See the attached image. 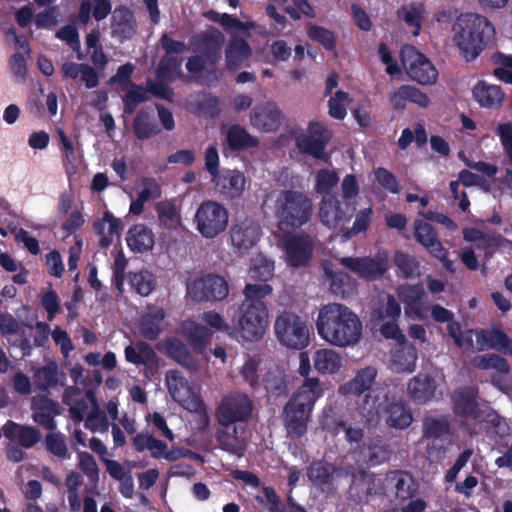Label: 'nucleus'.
Listing matches in <instances>:
<instances>
[{"label": "nucleus", "instance_id": "nucleus-13", "mask_svg": "<svg viewBox=\"0 0 512 512\" xmlns=\"http://www.w3.org/2000/svg\"><path fill=\"white\" fill-rule=\"evenodd\" d=\"M353 209L348 203L343 204L335 195L323 196L318 209L320 222L328 229L343 230L352 217Z\"/></svg>", "mask_w": 512, "mask_h": 512}, {"label": "nucleus", "instance_id": "nucleus-6", "mask_svg": "<svg viewBox=\"0 0 512 512\" xmlns=\"http://www.w3.org/2000/svg\"><path fill=\"white\" fill-rule=\"evenodd\" d=\"M278 342L288 349L301 350L310 341V326L307 321L291 311L279 313L273 324Z\"/></svg>", "mask_w": 512, "mask_h": 512}, {"label": "nucleus", "instance_id": "nucleus-2", "mask_svg": "<svg viewBox=\"0 0 512 512\" xmlns=\"http://www.w3.org/2000/svg\"><path fill=\"white\" fill-rule=\"evenodd\" d=\"M269 284H246L244 300L233 317V325L241 338L247 341L260 340L269 324V311L264 299L272 294Z\"/></svg>", "mask_w": 512, "mask_h": 512}, {"label": "nucleus", "instance_id": "nucleus-47", "mask_svg": "<svg viewBox=\"0 0 512 512\" xmlns=\"http://www.w3.org/2000/svg\"><path fill=\"white\" fill-rule=\"evenodd\" d=\"M228 146L234 150L256 147L259 141L240 125L231 126L226 133Z\"/></svg>", "mask_w": 512, "mask_h": 512}, {"label": "nucleus", "instance_id": "nucleus-62", "mask_svg": "<svg viewBox=\"0 0 512 512\" xmlns=\"http://www.w3.org/2000/svg\"><path fill=\"white\" fill-rule=\"evenodd\" d=\"M350 103L348 93L337 91L328 101L329 115L335 119L342 120L345 118L347 111L346 106Z\"/></svg>", "mask_w": 512, "mask_h": 512}, {"label": "nucleus", "instance_id": "nucleus-48", "mask_svg": "<svg viewBox=\"0 0 512 512\" xmlns=\"http://www.w3.org/2000/svg\"><path fill=\"white\" fill-rule=\"evenodd\" d=\"M182 59L178 56H164L157 69V77L172 82L176 78L187 79L181 71Z\"/></svg>", "mask_w": 512, "mask_h": 512}, {"label": "nucleus", "instance_id": "nucleus-41", "mask_svg": "<svg viewBox=\"0 0 512 512\" xmlns=\"http://www.w3.org/2000/svg\"><path fill=\"white\" fill-rule=\"evenodd\" d=\"M473 95L476 101L483 107L496 108L500 106L504 100V93L500 86L479 82L473 88Z\"/></svg>", "mask_w": 512, "mask_h": 512}, {"label": "nucleus", "instance_id": "nucleus-14", "mask_svg": "<svg viewBox=\"0 0 512 512\" xmlns=\"http://www.w3.org/2000/svg\"><path fill=\"white\" fill-rule=\"evenodd\" d=\"M252 402L243 393H234L222 399L218 420L222 426L230 425L236 421H244L251 416Z\"/></svg>", "mask_w": 512, "mask_h": 512}, {"label": "nucleus", "instance_id": "nucleus-56", "mask_svg": "<svg viewBox=\"0 0 512 512\" xmlns=\"http://www.w3.org/2000/svg\"><path fill=\"white\" fill-rule=\"evenodd\" d=\"M133 130L136 137L141 140L148 139L158 133L156 125L150 120L149 114L144 110L137 113L133 122Z\"/></svg>", "mask_w": 512, "mask_h": 512}, {"label": "nucleus", "instance_id": "nucleus-16", "mask_svg": "<svg viewBox=\"0 0 512 512\" xmlns=\"http://www.w3.org/2000/svg\"><path fill=\"white\" fill-rule=\"evenodd\" d=\"M397 295L404 305V313L412 319L424 320L427 317V305L423 301L425 291L422 285H402Z\"/></svg>", "mask_w": 512, "mask_h": 512}, {"label": "nucleus", "instance_id": "nucleus-59", "mask_svg": "<svg viewBox=\"0 0 512 512\" xmlns=\"http://www.w3.org/2000/svg\"><path fill=\"white\" fill-rule=\"evenodd\" d=\"M58 366L51 362L39 368L34 375L35 385L42 390L54 386L58 382Z\"/></svg>", "mask_w": 512, "mask_h": 512}, {"label": "nucleus", "instance_id": "nucleus-46", "mask_svg": "<svg viewBox=\"0 0 512 512\" xmlns=\"http://www.w3.org/2000/svg\"><path fill=\"white\" fill-rule=\"evenodd\" d=\"M168 355L178 364L186 369L195 372L198 370V364L192 358L188 348L178 339H171L166 343Z\"/></svg>", "mask_w": 512, "mask_h": 512}, {"label": "nucleus", "instance_id": "nucleus-38", "mask_svg": "<svg viewBox=\"0 0 512 512\" xmlns=\"http://www.w3.org/2000/svg\"><path fill=\"white\" fill-rule=\"evenodd\" d=\"M186 108L198 116L213 117L218 114V99L207 93H193L186 99Z\"/></svg>", "mask_w": 512, "mask_h": 512}, {"label": "nucleus", "instance_id": "nucleus-44", "mask_svg": "<svg viewBox=\"0 0 512 512\" xmlns=\"http://www.w3.org/2000/svg\"><path fill=\"white\" fill-rule=\"evenodd\" d=\"M94 229L100 236V244L107 247L113 240L114 236L119 235L120 223L110 212H105L102 219L94 223Z\"/></svg>", "mask_w": 512, "mask_h": 512}, {"label": "nucleus", "instance_id": "nucleus-12", "mask_svg": "<svg viewBox=\"0 0 512 512\" xmlns=\"http://www.w3.org/2000/svg\"><path fill=\"white\" fill-rule=\"evenodd\" d=\"M286 262L292 267L305 266L312 258L314 242L310 235L304 232L287 233L283 236Z\"/></svg>", "mask_w": 512, "mask_h": 512}, {"label": "nucleus", "instance_id": "nucleus-18", "mask_svg": "<svg viewBox=\"0 0 512 512\" xmlns=\"http://www.w3.org/2000/svg\"><path fill=\"white\" fill-rule=\"evenodd\" d=\"M385 485L388 491H393L397 500L406 503L415 497L419 483L406 471H390L385 475Z\"/></svg>", "mask_w": 512, "mask_h": 512}, {"label": "nucleus", "instance_id": "nucleus-27", "mask_svg": "<svg viewBox=\"0 0 512 512\" xmlns=\"http://www.w3.org/2000/svg\"><path fill=\"white\" fill-rule=\"evenodd\" d=\"M33 420L49 430L56 428L54 417L59 414L58 404L46 396H35L31 403Z\"/></svg>", "mask_w": 512, "mask_h": 512}, {"label": "nucleus", "instance_id": "nucleus-4", "mask_svg": "<svg viewBox=\"0 0 512 512\" xmlns=\"http://www.w3.org/2000/svg\"><path fill=\"white\" fill-rule=\"evenodd\" d=\"M494 36L491 22L476 13L460 15L453 25V41L467 59L476 58Z\"/></svg>", "mask_w": 512, "mask_h": 512}, {"label": "nucleus", "instance_id": "nucleus-15", "mask_svg": "<svg viewBox=\"0 0 512 512\" xmlns=\"http://www.w3.org/2000/svg\"><path fill=\"white\" fill-rule=\"evenodd\" d=\"M328 140L329 134L325 127L321 123L312 122L306 134L296 137V146L300 151L327 162L329 156L325 153V146Z\"/></svg>", "mask_w": 512, "mask_h": 512}, {"label": "nucleus", "instance_id": "nucleus-31", "mask_svg": "<svg viewBox=\"0 0 512 512\" xmlns=\"http://www.w3.org/2000/svg\"><path fill=\"white\" fill-rule=\"evenodd\" d=\"M313 366L320 374L334 375L342 369L343 357L331 348L318 349L313 355Z\"/></svg>", "mask_w": 512, "mask_h": 512}, {"label": "nucleus", "instance_id": "nucleus-3", "mask_svg": "<svg viewBox=\"0 0 512 512\" xmlns=\"http://www.w3.org/2000/svg\"><path fill=\"white\" fill-rule=\"evenodd\" d=\"M356 410L368 425L378 423L381 412L386 415V424L395 429H405L413 422L412 413L402 397L390 389H375L361 397L356 403Z\"/></svg>", "mask_w": 512, "mask_h": 512}, {"label": "nucleus", "instance_id": "nucleus-55", "mask_svg": "<svg viewBox=\"0 0 512 512\" xmlns=\"http://www.w3.org/2000/svg\"><path fill=\"white\" fill-rule=\"evenodd\" d=\"M274 270L273 263L262 255L253 258L249 269L251 279L261 281L260 284H267L266 281L272 277Z\"/></svg>", "mask_w": 512, "mask_h": 512}, {"label": "nucleus", "instance_id": "nucleus-28", "mask_svg": "<svg viewBox=\"0 0 512 512\" xmlns=\"http://www.w3.org/2000/svg\"><path fill=\"white\" fill-rule=\"evenodd\" d=\"M339 261L341 265L366 280H375L381 277L386 270L380 262L368 257H342Z\"/></svg>", "mask_w": 512, "mask_h": 512}, {"label": "nucleus", "instance_id": "nucleus-63", "mask_svg": "<svg viewBox=\"0 0 512 512\" xmlns=\"http://www.w3.org/2000/svg\"><path fill=\"white\" fill-rule=\"evenodd\" d=\"M78 467L88 477L91 483H97L99 480V467L94 457L86 452L80 451L77 453Z\"/></svg>", "mask_w": 512, "mask_h": 512}, {"label": "nucleus", "instance_id": "nucleus-33", "mask_svg": "<svg viewBox=\"0 0 512 512\" xmlns=\"http://www.w3.org/2000/svg\"><path fill=\"white\" fill-rule=\"evenodd\" d=\"M5 437L20 444L23 448H31L40 440L39 431L32 426H23L13 421H8L3 426Z\"/></svg>", "mask_w": 512, "mask_h": 512}, {"label": "nucleus", "instance_id": "nucleus-36", "mask_svg": "<svg viewBox=\"0 0 512 512\" xmlns=\"http://www.w3.org/2000/svg\"><path fill=\"white\" fill-rule=\"evenodd\" d=\"M311 413L285 405L283 421L288 435L291 438H299L307 431V424Z\"/></svg>", "mask_w": 512, "mask_h": 512}, {"label": "nucleus", "instance_id": "nucleus-26", "mask_svg": "<svg viewBox=\"0 0 512 512\" xmlns=\"http://www.w3.org/2000/svg\"><path fill=\"white\" fill-rule=\"evenodd\" d=\"M260 234V227L252 221H243L231 229V243L240 254L252 248Z\"/></svg>", "mask_w": 512, "mask_h": 512}, {"label": "nucleus", "instance_id": "nucleus-29", "mask_svg": "<svg viewBox=\"0 0 512 512\" xmlns=\"http://www.w3.org/2000/svg\"><path fill=\"white\" fill-rule=\"evenodd\" d=\"M477 393L474 388H460L452 395L453 408L456 414L466 418L477 419L479 417V406Z\"/></svg>", "mask_w": 512, "mask_h": 512}, {"label": "nucleus", "instance_id": "nucleus-58", "mask_svg": "<svg viewBox=\"0 0 512 512\" xmlns=\"http://www.w3.org/2000/svg\"><path fill=\"white\" fill-rule=\"evenodd\" d=\"M334 467L328 463H313L308 470V477L316 486L329 484L333 479Z\"/></svg>", "mask_w": 512, "mask_h": 512}, {"label": "nucleus", "instance_id": "nucleus-57", "mask_svg": "<svg viewBox=\"0 0 512 512\" xmlns=\"http://www.w3.org/2000/svg\"><path fill=\"white\" fill-rule=\"evenodd\" d=\"M366 460L372 464H379L389 458V451L379 438L370 440L363 449Z\"/></svg>", "mask_w": 512, "mask_h": 512}, {"label": "nucleus", "instance_id": "nucleus-45", "mask_svg": "<svg viewBox=\"0 0 512 512\" xmlns=\"http://www.w3.org/2000/svg\"><path fill=\"white\" fill-rule=\"evenodd\" d=\"M401 315V307L394 296L386 294L381 296L378 305L373 309V320L386 321L398 320Z\"/></svg>", "mask_w": 512, "mask_h": 512}, {"label": "nucleus", "instance_id": "nucleus-22", "mask_svg": "<svg viewBox=\"0 0 512 512\" xmlns=\"http://www.w3.org/2000/svg\"><path fill=\"white\" fill-rule=\"evenodd\" d=\"M385 476H376L373 473L359 471L352 477L351 491L361 500L370 496L387 493Z\"/></svg>", "mask_w": 512, "mask_h": 512}, {"label": "nucleus", "instance_id": "nucleus-5", "mask_svg": "<svg viewBox=\"0 0 512 512\" xmlns=\"http://www.w3.org/2000/svg\"><path fill=\"white\" fill-rule=\"evenodd\" d=\"M273 214L281 231L300 228L312 218L313 201L307 193L282 190L275 198Z\"/></svg>", "mask_w": 512, "mask_h": 512}, {"label": "nucleus", "instance_id": "nucleus-20", "mask_svg": "<svg viewBox=\"0 0 512 512\" xmlns=\"http://www.w3.org/2000/svg\"><path fill=\"white\" fill-rule=\"evenodd\" d=\"M378 369L374 366H366L356 371L354 377L339 385L338 393L342 396L357 395L364 397L372 393V387L376 384Z\"/></svg>", "mask_w": 512, "mask_h": 512}, {"label": "nucleus", "instance_id": "nucleus-10", "mask_svg": "<svg viewBox=\"0 0 512 512\" xmlns=\"http://www.w3.org/2000/svg\"><path fill=\"white\" fill-rule=\"evenodd\" d=\"M401 62L409 77L421 85L434 84L438 72L433 64L413 46L401 50Z\"/></svg>", "mask_w": 512, "mask_h": 512}, {"label": "nucleus", "instance_id": "nucleus-9", "mask_svg": "<svg viewBox=\"0 0 512 512\" xmlns=\"http://www.w3.org/2000/svg\"><path fill=\"white\" fill-rule=\"evenodd\" d=\"M451 425L448 416L425 415L422 420V438L427 441L428 453L437 458L445 453V444L450 443Z\"/></svg>", "mask_w": 512, "mask_h": 512}, {"label": "nucleus", "instance_id": "nucleus-7", "mask_svg": "<svg viewBox=\"0 0 512 512\" xmlns=\"http://www.w3.org/2000/svg\"><path fill=\"white\" fill-rule=\"evenodd\" d=\"M229 222L228 210L221 203L205 200L197 208L193 217L196 231L206 239H213L223 233Z\"/></svg>", "mask_w": 512, "mask_h": 512}, {"label": "nucleus", "instance_id": "nucleus-25", "mask_svg": "<svg viewBox=\"0 0 512 512\" xmlns=\"http://www.w3.org/2000/svg\"><path fill=\"white\" fill-rule=\"evenodd\" d=\"M494 349L512 355V340L500 329H485L476 332V350Z\"/></svg>", "mask_w": 512, "mask_h": 512}, {"label": "nucleus", "instance_id": "nucleus-35", "mask_svg": "<svg viewBox=\"0 0 512 512\" xmlns=\"http://www.w3.org/2000/svg\"><path fill=\"white\" fill-rule=\"evenodd\" d=\"M126 242L133 252L145 253L152 250L154 247V233L146 225L137 224L128 230Z\"/></svg>", "mask_w": 512, "mask_h": 512}, {"label": "nucleus", "instance_id": "nucleus-19", "mask_svg": "<svg viewBox=\"0 0 512 512\" xmlns=\"http://www.w3.org/2000/svg\"><path fill=\"white\" fill-rule=\"evenodd\" d=\"M323 392V384L319 378L307 377L302 385L293 393L286 405L311 413L316 401L323 395Z\"/></svg>", "mask_w": 512, "mask_h": 512}, {"label": "nucleus", "instance_id": "nucleus-8", "mask_svg": "<svg viewBox=\"0 0 512 512\" xmlns=\"http://www.w3.org/2000/svg\"><path fill=\"white\" fill-rule=\"evenodd\" d=\"M165 385L171 398L185 410L199 414L205 412V405L199 394L200 387L189 381L180 371H167Z\"/></svg>", "mask_w": 512, "mask_h": 512}, {"label": "nucleus", "instance_id": "nucleus-61", "mask_svg": "<svg viewBox=\"0 0 512 512\" xmlns=\"http://www.w3.org/2000/svg\"><path fill=\"white\" fill-rule=\"evenodd\" d=\"M153 458H163L168 461H176L185 456V452L181 449L169 450L167 445L162 441L153 438L150 447L148 449Z\"/></svg>", "mask_w": 512, "mask_h": 512}, {"label": "nucleus", "instance_id": "nucleus-53", "mask_svg": "<svg viewBox=\"0 0 512 512\" xmlns=\"http://www.w3.org/2000/svg\"><path fill=\"white\" fill-rule=\"evenodd\" d=\"M326 274L331 280L330 286L334 294L345 297L354 291L355 282L347 273L326 270Z\"/></svg>", "mask_w": 512, "mask_h": 512}, {"label": "nucleus", "instance_id": "nucleus-11", "mask_svg": "<svg viewBox=\"0 0 512 512\" xmlns=\"http://www.w3.org/2000/svg\"><path fill=\"white\" fill-rule=\"evenodd\" d=\"M228 293V284L219 275H205L187 286V296L196 302L221 301L228 296Z\"/></svg>", "mask_w": 512, "mask_h": 512}, {"label": "nucleus", "instance_id": "nucleus-60", "mask_svg": "<svg viewBox=\"0 0 512 512\" xmlns=\"http://www.w3.org/2000/svg\"><path fill=\"white\" fill-rule=\"evenodd\" d=\"M394 263L405 278H411L419 274V262L412 255L397 252L394 256Z\"/></svg>", "mask_w": 512, "mask_h": 512}, {"label": "nucleus", "instance_id": "nucleus-23", "mask_svg": "<svg viewBox=\"0 0 512 512\" xmlns=\"http://www.w3.org/2000/svg\"><path fill=\"white\" fill-rule=\"evenodd\" d=\"M216 191L226 199L240 197L246 188V178L238 170H226L212 178Z\"/></svg>", "mask_w": 512, "mask_h": 512}, {"label": "nucleus", "instance_id": "nucleus-50", "mask_svg": "<svg viewBox=\"0 0 512 512\" xmlns=\"http://www.w3.org/2000/svg\"><path fill=\"white\" fill-rule=\"evenodd\" d=\"M472 365L476 368L488 370L493 369L500 374L507 375L510 372L508 362L498 354L478 355L472 359Z\"/></svg>", "mask_w": 512, "mask_h": 512}, {"label": "nucleus", "instance_id": "nucleus-43", "mask_svg": "<svg viewBox=\"0 0 512 512\" xmlns=\"http://www.w3.org/2000/svg\"><path fill=\"white\" fill-rule=\"evenodd\" d=\"M113 36L121 39L128 38L134 33V21L132 13L125 8L115 9L111 18Z\"/></svg>", "mask_w": 512, "mask_h": 512}, {"label": "nucleus", "instance_id": "nucleus-40", "mask_svg": "<svg viewBox=\"0 0 512 512\" xmlns=\"http://www.w3.org/2000/svg\"><path fill=\"white\" fill-rule=\"evenodd\" d=\"M155 211L161 228L173 231L181 226L180 210L173 201L164 200L156 203Z\"/></svg>", "mask_w": 512, "mask_h": 512}, {"label": "nucleus", "instance_id": "nucleus-21", "mask_svg": "<svg viewBox=\"0 0 512 512\" xmlns=\"http://www.w3.org/2000/svg\"><path fill=\"white\" fill-rule=\"evenodd\" d=\"M92 400H97L92 390H88L85 396H82L81 390L75 386L67 387L63 394V402L69 406L70 416L77 422L88 417Z\"/></svg>", "mask_w": 512, "mask_h": 512}, {"label": "nucleus", "instance_id": "nucleus-24", "mask_svg": "<svg viewBox=\"0 0 512 512\" xmlns=\"http://www.w3.org/2000/svg\"><path fill=\"white\" fill-rule=\"evenodd\" d=\"M437 387L433 377L419 373L408 381L407 395L416 404H426L435 398Z\"/></svg>", "mask_w": 512, "mask_h": 512}, {"label": "nucleus", "instance_id": "nucleus-49", "mask_svg": "<svg viewBox=\"0 0 512 512\" xmlns=\"http://www.w3.org/2000/svg\"><path fill=\"white\" fill-rule=\"evenodd\" d=\"M339 176L335 169L322 168L314 173V191L326 196L337 186Z\"/></svg>", "mask_w": 512, "mask_h": 512}, {"label": "nucleus", "instance_id": "nucleus-34", "mask_svg": "<svg viewBox=\"0 0 512 512\" xmlns=\"http://www.w3.org/2000/svg\"><path fill=\"white\" fill-rule=\"evenodd\" d=\"M165 310L161 307L148 305L140 321V333L149 340L158 338L162 331Z\"/></svg>", "mask_w": 512, "mask_h": 512}, {"label": "nucleus", "instance_id": "nucleus-52", "mask_svg": "<svg viewBox=\"0 0 512 512\" xmlns=\"http://www.w3.org/2000/svg\"><path fill=\"white\" fill-rule=\"evenodd\" d=\"M320 424L324 429L332 432L345 427L339 407L333 403H327L322 410Z\"/></svg>", "mask_w": 512, "mask_h": 512}, {"label": "nucleus", "instance_id": "nucleus-64", "mask_svg": "<svg viewBox=\"0 0 512 512\" xmlns=\"http://www.w3.org/2000/svg\"><path fill=\"white\" fill-rule=\"evenodd\" d=\"M264 386L266 391L273 395L285 394L287 391L285 375L279 370L268 372L264 379Z\"/></svg>", "mask_w": 512, "mask_h": 512}, {"label": "nucleus", "instance_id": "nucleus-42", "mask_svg": "<svg viewBox=\"0 0 512 512\" xmlns=\"http://www.w3.org/2000/svg\"><path fill=\"white\" fill-rule=\"evenodd\" d=\"M415 238L433 256L443 254V245L431 224L423 221L415 223Z\"/></svg>", "mask_w": 512, "mask_h": 512}, {"label": "nucleus", "instance_id": "nucleus-39", "mask_svg": "<svg viewBox=\"0 0 512 512\" xmlns=\"http://www.w3.org/2000/svg\"><path fill=\"white\" fill-rule=\"evenodd\" d=\"M417 350L411 345L400 344L391 355V366L396 372H413L416 367Z\"/></svg>", "mask_w": 512, "mask_h": 512}, {"label": "nucleus", "instance_id": "nucleus-54", "mask_svg": "<svg viewBox=\"0 0 512 512\" xmlns=\"http://www.w3.org/2000/svg\"><path fill=\"white\" fill-rule=\"evenodd\" d=\"M130 285L140 295L148 296L156 286L153 274L147 270L130 274Z\"/></svg>", "mask_w": 512, "mask_h": 512}, {"label": "nucleus", "instance_id": "nucleus-51", "mask_svg": "<svg viewBox=\"0 0 512 512\" xmlns=\"http://www.w3.org/2000/svg\"><path fill=\"white\" fill-rule=\"evenodd\" d=\"M109 426V418L106 413L101 410L97 400H92L91 410L85 419V427L94 433H106Z\"/></svg>", "mask_w": 512, "mask_h": 512}, {"label": "nucleus", "instance_id": "nucleus-1", "mask_svg": "<svg viewBox=\"0 0 512 512\" xmlns=\"http://www.w3.org/2000/svg\"><path fill=\"white\" fill-rule=\"evenodd\" d=\"M316 329L322 340L339 348L356 345L362 335V323L357 314L339 303H329L320 308Z\"/></svg>", "mask_w": 512, "mask_h": 512}, {"label": "nucleus", "instance_id": "nucleus-37", "mask_svg": "<svg viewBox=\"0 0 512 512\" xmlns=\"http://www.w3.org/2000/svg\"><path fill=\"white\" fill-rule=\"evenodd\" d=\"M251 54L252 49L246 40L232 35L225 50L226 65L231 70H237Z\"/></svg>", "mask_w": 512, "mask_h": 512}, {"label": "nucleus", "instance_id": "nucleus-30", "mask_svg": "<svg viewBox=\"0 0 512 512\" xmlns=\"http://www.w3.org/2000/svg\"><path fill=\"white\" fill-rule=\"evenodd\" d=\"M244 434V427L227 425L219 430L217 440L223 450L241 456L246 445Z\"/></svg>", "mask_w": 512, "mask_h": 512}, {"label": "nucleus", "instance_id": "nucleus-17", "mask_svg": "<svg viewBox=\"0 0 512 512\" xmlns=\"http://www.w3.org/2000/svg\"><path fill=\"white\" fill-rule=\"evenodd\" d=\"M283 115L274 102L257 104L250 112V124L255 129L270 133L281 126Z\"/></svg>", "mask_w": 512, "mask_h": 512}, {"label": "nucleus", "instance_id": "nucleus-32", "mask_svg": "<svg viewBox=\"0 0 512 512\" xmlns=\"http://www.w3.org/2000/svg\"><path fill=\"white\" fill-rule=\"evenodd\" d=\"M390 102L396 109H403L407 102L416 104L421 108H427L431 101L429 97L418 88L411 85H403L390 94Z\"/></svg>", "mask_w": 512, "mask_h": 512}]
</instances>
